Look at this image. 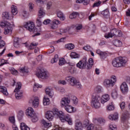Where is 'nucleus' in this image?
Masks as SVG:
<instances>
[{"label": "nucleus", "instance_id": "obj_31", "mask_svg": "<svg viewBox=\"0 0 130 130\" xmlns=\"http://www.w3.org/2000/svg\"><path fill=\"white\" fill-rule=\"evenodd\" d=\"M11 12L14 16L18 14V9L17 6L12 5L11 6Z\"/></svg>", "mask_w": 130, "mask_h": 130}, {"label": "nucleus", "instance_id": "obj_55", "mask_svg": "<svg viewBox=\"0 0 130 130\" xmlns=\"http://www.w3.org/2000/svg\"><path fill=\"white\" fill-rule=\"evenodd\" d=\"M65 60L64 58H61L59 60V66H63L64 64Z\"/></svg>", "mask_w": 130, "mask_h": 130}, {"label": "nucleus", "instance_id": "obj_62", "mask_svg": "<svg viewBox=\"0 0 130 130\" xmlns=\"http://www.w3.org/2000/svg\"><path fill=\"white\" fill-rule=\"evenodd\" d=\"M83 4L84 6H87L90 4V0H83Z\"/></svg>", "mask_w": 130, "mask_h": 130}, {"label": "nucleus", "instance_id": "obj_59", "mask_svg": "<svg viewBox=\"0 0 130 130\" xmlns=\"http://www.w3.org/2000/svg\"><path fill=\"white\" fill-rule=\"evenodd\" d=\"M120 107L122 110L124 109V108H125V103L124 102H122L120 104Z\"/></svg>", "mask_w": 130, "mask_h": 130}, {"label": "nucleus", "instance_id": "obj_11", "mask_svg": "<svg viewBox=\"0 0 130 130\" xmlns=\"http://www.w3.org/2000/svg\"><path fill=\"white\" fill-rule=\"evenodd\" d=\"M120 90L123 94H126L128 92V87L126 83L123 82L120 86Z\"/></svg>", "mask_w": 130, "mask_h": 130}, {"label": "nucleus", "instance_id": "obj_37", "mask_svg": "<svg viewBox=\"0 0 130 130\" xmlns=\"http://www.w3.org/2000/svg\"><path fill=\"white\" fill-rule=\"evenodd\" d=\"M43 105L45 106L46 105H49V103H50V101L49 100V98L44 97L43 99Z\"/></svg>", "mask_w": 130, "mask_h": 130}, {"label": "nucleus", "instance_id": "obj_15", "mask_svg": "<svg viewBox=\"0 0 130 130\" xmlns=\"http://www.w3.org/2000/svg\"><path fill=\"white\" fill-rule=\"evenodd\" d=\"M32 104V106L36 108L39 106V99L38 97H36L34 100H30Z\"/></svg>", "mask_w": 130, "mask_h": 130}, {"label": "nucleus", "instance_id": "obj_36", "mask_svg": "<svg viewBox=\"0 0 130 130\" xmlns=\"http://www.w3.org/2000/svg\"><path fill=\"white\" fill-rule=\"evenodd\" d=\"M114 45L115 46H116V47H120L122 46V43L118 40H116L114 42Z\"/></svg>", "mask_w": 130, "mask_h": 130}, {"label": "nucleus", "instance_id": "obj_45", "mask_svg": "<svg viewBox=\"0 0 130 130\" xmlns=\"http://www.w3.org/2000/svg\"><path fill=\"white\" fill-rule=\"evenodd\" d=\"M19 72L20 73H28V69L26 67H22L19 69Z\"/></svg>", "mask_w": 130, "mask_h": 130}, {"label": "nucleus", "instance_id": "obj_21", "mask_svg": "<svg viewBox=\"0 0 130 130\" xmlns=\"http://www.w3.org/2000/svg\"><path fill=\"white\" fill-rule=\"evenodd\" d=\"M65 110L67 112H69V113H72V112H75V108L73 107L71 105H67L64 107Z\"/></svg>", "mask_w": 130, "mask_h": 130}, {"label": "nucleus", "instance_id": "obj_32", "mask_svg": "<svg viewBox=\"0 0 130 130\" xmlns=\"http://www.w3.org/2000/svg\"><path fill=\"white\" fill-rule=\"evenodd\" d=\"M96 53L101 56L102 58H105V56H106V53L103 52L101 51L100 50H96Z\"/></svg>", "mask_w": 130, "mask_h": 130}, {"label": "nucleus", "instance_id": "obj_19", "mask_svg": "<svg viewBox=\"0 0 130 130\" xmlns=\"http://www.w3.org/2000/svg\"><path fill=\"white\" fill-rule=\"evenodd\" d=\"M61 22L57 19H54L51 25V29H55L57 27V25L61 24Z\"/></svg>", "mask_w": 130, "mask_h": 130}, {"label": "nucleus", "instance_id": "obj_12", "mask_svg": "<svg viewBox=\"0 0 130 130\" xmlns=\"http://www.w3.org/2000/svg\"><path fill=\"white\" fill-rule=\"evenodd\" d=\"M75 128L76 130H83V123L79 119L75 120Z\"/></svg>", "mask_w": 130, "mask_h": 130}, {"label": "nucleus", "instance_id": "obj_52", "mask_svg": "<svg viewBox=\"0 0 130 130\" xmlns=\"http://www.w3.org/2000/svg\"><path fill=\"white\" fill-rule=\"evenodd\" d=\"M10 72L12 75H15V76L18 74V71L14 68L10 69Z\"/></svg>", "mask_w": 130, "mask_h": 130}, {"label": "nucleus", "instance_id": "obj_13", "mask_svg": "<svg viewBox=\"0 0 130 130\" xmlns=\"http://www.w3.org/2000/svg\"><path fill=\"white\" fill-rule=\"evenodd\" d=\"M109 99H110V97L108 94H104L102 98H101V102L102 104H104V103L109 101Z\"/></svg>", "mask_w": 130, "mask_h": 130}, {"label": "nucleus", "instance_id": "obj_61", "mask_svg": "<svg viewBox=\"0 0 130 130\" xmlns=\"http://www.w3.org/2000/svg\"><path fill=\"white\" fill-rule=\"evenodd\" d=\"M12 24L9 21L5 22V28H8V27H12Z\"/></svg>", "mask_w": 130, "mask_h": 130}, {"label": "nucleus", "instance_id": "obj_26", "mask_svg": "<svg viewBox=\"0 0 130 130\" xmlns=\"http://www.w3.org/2000/svg\"><path fill=\"white\" fill-rule=\"evenodd\" d=\"M57 16L58 18H59L61 21H64V20H66V17H64L63 13H62V12L61 11L57 12Z\"/></svg>", "mask_w": 130, "mask_h": 130}, {"label": "nucleus", "instance_id": "obj_7", "mask_svg": "<svg viewBox=\"0 0 130 130\" xmlns=\"http://www.w3.org/2000/svg\"><path fill=\"white\" fill-rule=\"evenodd\" d=\"M37 76L39 78H41V79H47L49 77V73L46 70L41 69L38 72Z\"/></svg>", "mask_w": 130, "mask_h": 130}, {"label": "nucleus", "instance_id": "obj_14", "mask_svg": "<svg viewBox=\"0 0 130 130\" xmlns=\"http://www.w3.org/2000/svg\"><path fill=\"white\" fill-rule=\"evenodd\" d=\"M46 94H47V95H48L49 97H50V98H52L53 96V89H52V88L51 87H47L46 88Z\"/></svg>", "mask_w": 130, "mask_h": 130}, {"label": "nucleus", "instance_id": "obj_24", "mask_svg": "<svg viewBox=\"0 0 130 130\" xmlns=\"http://www.w3.org/2000/svg\"><path fill=\"white\" fill-rule=\"evenodd\" d=\"M119 58L120 67H124L126 63V58L120 57Z\"/></svg>", "mask_w": 130, "mask_h": 130}, {"label": "nucleus", "instance_id": "obj_5", "mask_svg": "<svg viewBox=\"0 0 130 130\" xmlns=\"http://www.w3.org/2000/svg\"><path fill=\"white\" fill-rule=\"evenodd\" d=\"M24 27L30 32H32L33 33L38 31V29L35 27V24L33 22L29 21L27 22Z\"/></svg>", "mask_w": 130, "mask_h": 130}, {"label": "nucleus", "instance_id": "obj_57", "mask_svg": "<svg viewBox=\"0 0 130 130\" xmlns=\"http://www.w3.org/2000/svg\"><path fill=\"white\" fill-rule=\"evenodd\" d=\"M93 129H94V124H91L87 126L86 130H93Z\"/></svg>", "mask_w": 130, "mask_h": 130}, {"label": "nucleus", "instance_id": "obj_43", "mask_svg": "<svg viewBox=\"0 0 130 130\" xmlns=\"http://www.w3.org/2000/svg\"><path fill=\"white\" fill-rule=\"evenodd\" d=\"M57 60H58V55L56 54L54 57L51 59V63H54V62H57Z\"/></svg>", "mask_w": 130, "mask_h": 130}, {"label": "nucleus", "instance_id": "obj_42", "mask_svg": "<svg viewBox=\"0 0 130 130\" xmlns=\"http://www.w3.org/2000/svg\"><path fill=\"white\" fill-rule=\"evenodd\" d=\"M95 93H101L102 92V87L100 86H97L94 89Z\"/></svg>", "mask_w": 130, "mask_h": 130}, {"label": "nucleus", "instance_id": "obj_10", "mask_svg": "<svg viewBox=\"0 0 130 130\" xmlns=\"http://www.w3.org/2000/svg\"><path fill=\"white\" fill-rule=\"evenodd\" d=\"M61 107L67 106L71 103V100L69 98H62L61 102Z\"/></svg>", "mask_w": 130, "mask_h": 130}, {"label": "nucleus", "instance_id": "obj_18", "mask_svg": "<svg viewBox=\"0 0 130 130\" xmlns=\"http://www.w3.org/2000/svg\"><path fill=\"white\" fill-rule=\"evenodd\" d=\"M26 114L27 115V116H29V117H31V116H33L35 113H34V110H33V108L29 107L28 108L26 111Z\"/></svg>", "mask_w": 130, "mask_h": 130}, {"label": "nucleus", "instance_id": "obj_29", "mask_svg": "<svg viewBox=\"0 0 130 130\" xmlns=\"http://www.w3.org/2000/svg\"><path fill=\"white\" fill-rule=\"evenodd\" d=\"M42 123L44 126L48 128V127H50L51 126V123L50 122H47L45 120H42Z\"/></svg>", "mask_w": 130, "mask_h": 130}, {"label": "nucleus", "instance_id": "obj_2", "mask_svg": "<svg viewBox=\"0 0 130 130\" xmlns=\"http://www.w3.org/2000/svg\"><path fill=\"white\" fill-rule=\"evenodd\" d=\"M65 80L67 82L69 83L70 86L76 87V88H78V89H81V88H82L81 83L73 76H67L65 78Z\"/></svg>", "mask_w": 130, "mask_h": 130}, {"label": "nucleus", "instance_id": "obj_28", "mask_svg": "<svg viewBox=\"0 0 130 130\" xmlns=\"http://www.w3.org/2000/svg\"><path fill=\"white\" fill-rule=\"evenodd\" d=\"M78 16H80V13L77 12H73L69 16L70 19H76Z\"/></svg>", "mask_w": 130, "mask_h": 130}, {"label": "nucleus", "instance_id": "obj_46", "mask_svg": "<svg viewBox=\"0 0 130 130\" xmlns=\"http://www.w3.org/2000/svg\"><path fill=\"white\" fill-rule=\"evenodd\" d=\"M3 18H4V19H6V20H9L10 18V15H9L8 12H4L2 14Z\"/></svg>", "mask_w": 130, "mask_h": 130}, {"label": "nucleus", "instance_id": "obj_9", "mask_svg": "<svg viewBox=\"0 0 130 130\" xmlns=\"http://www.w3.org/2000/svg\"><path fill=\"white\" fill-rule=\"evenodd\" d=\"M45 15V13H44V11H43V8H41L39 11V19H37V25L38 26V27H40L41 25H42V21H41V18L43 17V16Z\"/></svg>", "mask_w": 130, "mask_h": 130}, {"label": "nucleus", "instance_id": "obj_40", "mask_svg": "<svg viewBox=\"0 0 130 130\" xmlns=\"http://www.w3.org/2000/svg\"><path fill=\"white\" fill-rule=\"evenodd\" d=\"M71 57L72 58H79L80 55L75 52H73L71 53Z\"/></svg>", "mask_w": 130, "mask_h": 130}, {"label": "nucleus", "instance_id": "obj_25", "mask_svg": "<svg viewBox=\"0 0 130 130\" xmlns=\"http://www.w3.org/2000/svg\"><path fill=\"white\" fill-rule=\"evenodd\" d=\"M0 92H1V93H3V94L5 95L6 96H8V95H9L7 87L5 86H0Z\"/></svg>", "mask_w": 130, "mask_h": 130}, {"label": "nucleus", "instance_id": "obj_39", "mask_svg": "<svg viewBox=\"0 0 130 130\" xmlns=\"http://www.w3.org/2000/svg\"><path fill=\"white\" fill-rule=\"evenodd\" d=\"M30 117H31V121H32V122H37V121H38V116H37V115H36V114H35L32 116H31Z\"/></svg>", "mask_w": 130, "mask_h": 130}, {"label": "nucleus", "instance_id": "obj_30", "mask_svg": "<svg viewBox=\"0 0 130 130\" xmlns=\"http://www.w3.org/2000/svg\"><path fill=\"white\" fill-rule=\"evenodd\" d=\"M89 64L86 66V70H90L94 64V62L93 61V59L90 58L88 60Z\"/></svg>", "mask_w": 130, "mask_h": 130}, {"label": "nucleus", "instance_id": "obj_3", "mask_svg": "<svg viewBox=\"0 0 130 130\" xmlns=\"http://www.w3.org/2000/svg\"><path fill=\"white\" fill-rule=\"evenodd\" d=\"M100 100H101V97L100 95L93 96L91 102L92 106L96 109L100 108Z\"/></svg>", "mask_w": 130, "mask_h": 130}, {"label": "nucleus", "instance_id": "obj_27", "mask_svg": "<svg viewBox=\"0 0 130 130\" xmlns=\"http://www.w3.org/2000/svg\"><path fill=\"white\" fill-rule=\"evenodd\" d=\"M112 64L113 67H115V68H119L120 67V65L119 63V58H116L112 62Z\"/></svg>", "mask_w": 130, "mask_h": 130}, {"label": "nucleus", "instance_id": "obj_16", "mask_svg": "<svg viewBox=\"0 0 130 130\" xmlns=\"http://www.w3.org/2000/svg\"><path fill=\"white\" fill-rule=\"evenodd\" d=\"M20 39L19 38H16L14 40V46L16 48H20L21 47V44L20 43Z\"/></svg>", "mask_w": 130, "mask_h": 130}, {"label": "nucleus", "instance_id": "obj_4", "mask_svg": "<svg viewBox=\"0 0 130 130\" xmlns=\"http://www.w3.org/2000/svg\"><path fill=\"white\" fill-rule=\"evenodd\" d=\"M122 33L121 32V31L118 30L117 29H113L112 30H111L110 32H109L108 34H106L105 35V38H110L113 37V36L116 37H120L121 36Z\"/></svg>", "mask_w": 130, "mask_h": 130}, {"label": "nucleus", "instance_id": "obj_47", "mask_svg": "<svg viewBox=\"0 0 130 130\" xmlns=\"http://www.w3.org/2000/svg\"><path fill=\"white\" fill-rule=\"evenodd\" d=\"M75 71H76V69H75V67L73 66H70L69 67V72L72 74H74Z\"/></svg>", "mask_w": 130, "mask_h": 130}, {"label": "nucleus", "instance_id": "obj_56", "mask_svg": "<svg viewBox=\"0 0 130 130\" xmlns=\"http://www.w3.org/2000/svg\"><path fill=\"white\" fill-rule=\"evenodd\" d=\"M83 49L84 50H86L87 51H90L92 49V48L90 45H87L86 46L84 47Z\"/></svg>", "mask_w": 130, "mask_h": 130}, {"label": "nucleus", "instance_id": "obj_1", "mask_svg": "<svg viewBox=\"0 0 130 130\" xmlns=\"http://www.w3.org/2000/svg\"><path fill=\"white\" fill-rule=\"evenodd\" d=\"M53 115L57 116L60 118L62 122H68L70 125H73V119L70 116H64V114L62 111H59L57 109H54L53 110Z\"/></svg>", "mask_w": 130, "mask_h": 130}, {"label": "nucleus", "instance_id": "obj_22", "mask_svg": "<svg viewBox=\"0 0 130 130\" xmlns=\"http://www.w3.org/2000/svg\"><path fill=\"white\" fill-rule=\"evenodd\" d=\"M109 118L110 120H117L118 119V113L117 112L109 116Z\"/></svg>", "mask_w": 130, "mask_h": 130}, {"label": "nucleus", "instance_id": "obj_49", "mask_svg": "<svg viewBox=\"0 0 130 130\" xmlns=\"http://www.w3.org/2000/svg\"><path fill=\"white\" fill-rule=\"evenodd\" d=\"M111 81L113 84V85H115V83L116 82V76H111Z\"/></svg>", "mask_w": 130, "mask_h": 130}, {"label": "nucleus", "instance_id": "obj_38", "mask_svg": "<svg viewBox=\"0 0 130 130\" xmlns=\"http://www.w3.org/2000/svg\"><path fill=\"white\" fill-rule=\"evenodd\" d=\"M117 90L116 89H115L113 90L112 92V97L114 99H116L117 98Z\"/></svg>", "mask_w": 130, "mask_h": 130}, {"label": "nucleus", "instance_id": "obj_53", "mask_svg": "<svg viewBox=\"0 0 130 130\" xmlns=\"http://www.w3.org/2000/svg\"><path fill=\"white\" fill-rule=\"evenodd\" d=\"M6 45L5 41L2 40V37H0V48H3Z\"/></svg>", "mask_w": 130, "mask_h": 130}, {"label": "nucleus", "instance_id": "obj_54", "mask_svg": "<svg viewBox=\"0 0 130 130\" xmlns=\"http://www.w3.org/2000/svg\"><path fill=\"white\" fill-rule=\"evenodd\" d=\"M28 7L30 12H32L33 11V9H34V4H33V3H29L28 4Z\"/></svg>", "mask_w": 130, "mask_h": 130}, {"label": "nucleus", "instance_id": "obj_44", "mask_svg": "<svg viewBox=\"0 0 130 130\" xmlns=\"http://www.w3.org/2000/svg\"><path fill=\"white\" fill-rule=\"evenodd\" d=\"M101 14L104 16L105 17L106 16H109V10L108 9H106L101 12Z\"/></svg>", "mask_w": 130, "mask_h": 130}, {"label": "nucleus", "instance_id": "obj_64", "mask_svg": "<svg viewBox=\"0 0 130 130\" xmlns=\"http://www.w3.org/2000/svg\"><path fill=\"white\" fill-rule=\"evenodd\" d=\"M9 121L12 123H15V117H9Z\"/></svg>", "mask_w": 130, "mask_h": 130}, {"label": "nucleus", "instance_id": "obj_35", "mask_svg": "<svg viewBox=\"0 0 130 130\" xmlns=\"http://www.w3.org/2000/svg\"><path fill=\"white\" fill-rule=\"evenodd\" d=\"M12 30L13 28L12 27H5L4 28V34L7 35V34H9V33H12Z\"/></svg>", "mask_w": 130, "mask_h": 130}, {"label": "nucleus", "instance_id": "obj_51", "mask_svg": "<svg viewBox=\"0 0 130 130\" xmlns=\"http://www.w3.org/2000/svg\"><path fill=\"white\" fill-rule=\"evenodd\" d=\"M109 130H117V127L114 124H110Z\"/></svg>", "mask_w": 130, "mask_h": 130}, {"label": "nucleus", "instance_id": "obj_17", "mask_svg": "<svg viewBox=\"0 0 130 130\" xmlns=\"http://www.w3.org/2000/svg\"><path fill=\"white\" fill-rule=\"evenodd\" d=\"M53 112L51 111H49L46 113V117L49 121L53 119Z\"/></svg>", "mask_w": 130, "mask_h": 130}, {"label": "nucleus", "instance_id": "obj_34", "mask_svg": "<svg viewBox=\"0 0 130 130\" xmlns=\"http://www.w3.org/2000/svg\"><path fill=\"white\" fill-rule=\"evenodd\" d=\"M21 130H30V128L26 125L24 123H20Z\"/></svg>", "mask_w": 130, "mask_h": 130}, {"label": "nucleus", "instance_id": "obj_48", "mask_svg": "<svg viewBox=\"0 0 130 130\" xmlns=\"http://www.w3.org/2000/svg\"><path fill=\"white\" fill-rule=\"evenodd\" d=\"M71 99L73 101V103L75 104V105H77V104H78L79 100H78V98H77L75 96H73Z\"/></svg>", "mask_w": 130, "mask_h": 130}, {"label": "nucleus", "instance_id": "obj_33", "mask_svg": "<svg viewBox=\"0 0 130 130\" xmlns=\"http://www.w3.org/2000/svg\"><path fill=\"white\" fill-rule=\"evenodd\" d=\"M65 48L69 50H72L75 48V45L72 43L67 44L65 45Z\"/></svg>", "mask_w": 130, "mask_h": 130}, {"label": "nucleus", "instance_id": "obj_63", "mask_svg": "<svg viewBox=\"0 0 130 130\" xmlns=\"http://www.w3.org/2000/svg\"><path fill=\"white\" fill-rule=\"evenodd\" d=\"M58 83L60 85H67V82H66L64 80H59L58 81Z\"/></svg>", "mask_w": 130, "mask_h": 130}, {"label": "nucleus", "instance_id": "obj_20", "mask_svg": "<svg viewBox=\"0 0 130 130\" xmlns=\"http://www.w3.org/2000/svg\"><path fill=\"white\" fill-rule=\"evenodd\" d=\"M104 85L108 87L114 86L110 79H105L104 81Z\"/></svg>", "mask_w": 130, "mask_h": 130}, {"label": "nucleus", "instance_id": "obj_41", "mask_svg": "<svg viewBox=\"0 0 130 130\" xmlns=\"http://www.w3.org/2000/svg\"><path fill=\"white\" fill-rule=\"evenodd\" d=\"M38 88H42V85H39V84L37 83H35L34 85V91L35 92H36V91L38 90Z\"/></svg>", "mask_w": 130, "mask_h": 130}, {"label": "nucleus", "instance_id": "obj_23", "mask_svg": "<svg viewBox=\"0 0 130 130\" xmlns=\"http://www.w3.org/2000/svg\"><path fill=\"white\" fill-rule=\"evenodd\" d=\"M129 117V113L128 112V111H126L122 115L121 120H122L123 121H124L125 120H126V119Z\"/></svg>", "mask_w": 130, "mask_h": 130}, {"label": "nucleus", "instance_id": "obj_6", "mask_svg": "<svg viewBox=\"0 0 130 130\" xmlns=\"http://www.w3.org/2000/svg\"><path fill=\"white\" fill-rule=\"evenodd\" d=\"M21 88H22V84L21 82H17V85L14 90V92L16 93L15 97L17 100L21 99V98H22L23 92L20 91V90H21Z\"/></svg>", "mask_w": 130, "mask_h": 130}, {"label": "nucleus", "instance_id": "obj_60", "mask_svg": "<svg viewBox=\"0 0 130 130\" xmlns=\"http://www.w3.org/2000/svg\"><path fill=\"white\" fill-rule=\"evenodd\" d=\"M107 110H109V111L111 110H114V106L112 105H109L107 108Z\"/></svg>", "mask_w": 130, "mask_h": 130}, {"label": "nucleus", "instance_id": "obj_50", "mask_svg": "<svg viewBox=\"0 0 130 130\" xmlns=\"http://www.w3.org/2000/svg\"><path fill=\"white\" fill-rule=\"evenodd\" d=\"M102 4V2L99 1L97 2H95L93 4L92 8H96V7H100V5Z\"/></svg>", "mask_w": 130, "mask_h": 130}, {"label": "nucleus", "instance_id": "obj_58", "mask_svg": "<svg viewBox=\"0 0 130 130\" xmlns=\"http://www.w3.org/2000/svg\"><path fill=\"white\" fill-rule=\"evenodd\" d=\"M51 7H52V3L51 2H49L47 4V10H50Z\"/></svg>", "mask_w": 130, "mask_h": 130}, {"label": "nucleus", "instance_id": "obj_8", "mask_svg": "<svg viewBox=\"0 0 130 130\" xmlns=\"http://www.w3.org/2000/svg\"><path fill=\"white\" fill-rule=\"evenodd\" d=\"M77 68L81 70L87 69V57H84L82 60H80L77 64Z\"/></svg>", "mask_w": 130, "mask_h": 130}]
</instances>
